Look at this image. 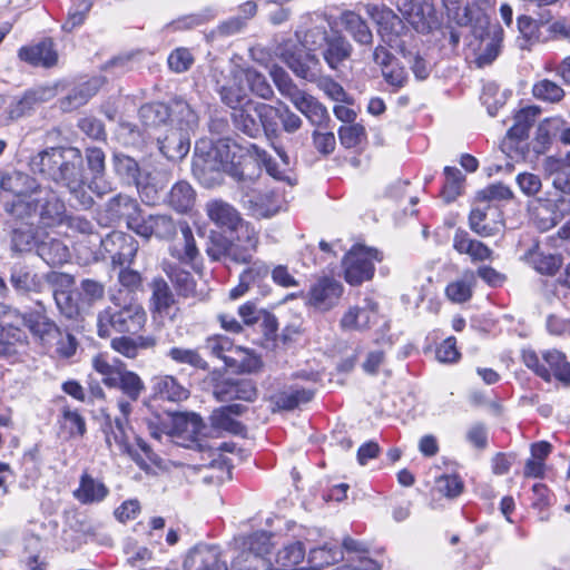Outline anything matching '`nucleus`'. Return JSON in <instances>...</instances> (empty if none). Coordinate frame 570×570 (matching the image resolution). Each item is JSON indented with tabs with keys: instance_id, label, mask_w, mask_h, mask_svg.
I'll list each match as a JSON object with an SVG mask.
<instances>
[{
	"instance_id": "obj_1",
	"label": "nucleus",
	"mask_w": 570,
	"mask_h": 570,
	"mask_svg": "<svg viewBox=\"0 0 570 570\" xmlns=\"http://www.w3.org/2000/svg\"><path fill=\"white\" fill-rule=\"evenodd\" d=\"M193 165L202 171H225L242 184L243 188L248 187L261 176V166H264L274 179L287 181L289 185L295 184L286 170L281 169L271 155L256 144H250L246 149V156L237 164L234 163L232 139L226 137L215 141H197Z\"/></svg>"
},
{
	"instance_id": "obj_2",
	"label": "nucleus",
	"mask_w": 570,
	"mask_h": 570,
	"mask_svg": "<svg viewBox=\"0 0 570 570\" xmlns=\"http://www.w3.org/2000/svg\"><path fill=\"white\" fill-rule=\"evenodd\" d=\"M490 9V0H469L465 4V60L470 68L491 66L502 51L504 31L499 23H491Z\"/></svg>"
},
{
	"instance_id": "obj_3",
	"label": "nucleus",
	"mask_w": 570,
	"mask_h": 570,
	"mask_svg": "<svg viewBox=\"0 0 570 570\" xmlns=\"http://www.w3.org/2000/svg\"><path fill=\"white\" fill-rule=\"evenodd\" d=\"M4 210L26 225L37 224L45 228L63 225L67 214L66 205L57 191L41 185L27 198L7 202Z\"/></svg>"
},
{
	"instance_id": "obj_4",
	"label": "nucleus",
	"mask_w": 570,
	"mask_h": 570,
	"mask_svg": "<svg viewBox=\"0 0 570 570\" xmlns=\"http://www.w3.org/2000/svg\"><path fill=\"white\" fill-rule=\"evenodd\" d=\"M30 169L67 189H75L83 175V157L75 147H51L31 157Z\"/></svg>"
},
{
	"instance_id": "obj_5",
	"label": "nucleus",
	"mask_w": 570,
	"mask_h": 570,
	"mask_svg": "<svg viewBox=\"0 0 570 570\" xmlns=\"http://www.w3.org/2000/svg\"><path fill=\"white\" fill-rule=\"evenodd\" d=\"M366 14L377 24L383 41L396 49L409 63L417 80H425L432 71V65L419 52L407 50L400 37L407 30L403 20L389 7L377 3L365 6Z\"/></svg>"
},
{
	"instance_id": "obj_6",
	"label": "nucleus",
	"mask_w": 570,
	"mask_h": 570,
	"mask_svg": "<svg viewBox=\"0 0 570 570\" xmlns=\"http://www.w3.org/2000/svg\"><path fill=\"white\" fill-rule=\"evenodd\" d=\"M112 169L119 180L126 186H135L146 204H154L158 193L169 180V173L144 174L138 161L120 151L112 154Z\"/></svg>"
},
{
	"instance_id": "obj_7",
	"label": "nucleus",
	"mask_w": 570,
	"mask_h": 570,
	"mask_svg": "<svg viewBox=\"0 0 570 570\" xmlns=\"http://www.w3.org/2000/svg\"><path fill=\"white\" fill-rule=\"evenodd\" d=\"M147 314L144 307L137 303H120L116 297L111 304L99 312L97 316V330L100 337H109L116 333H138L146 324Z\"/></svg>"
},
{
	"instance_id": "obj_8",
	"label": "nucleus",
	"mask_w": 570,
	"mask_h": 570,
	"mask_svg": "<svg viewBox=\"0 0 570 570\" xmlns=\"http://www.w3.org/2000/svg\"><path fill=\"white\" fill-rule=\"evenodd\" d=\"M522 361L529 370L546 382H550L553 376L564 384H570V363L558 350L542 352V360L533 350H524Z\"/></svg>"
},
{
	"instance_id": "obj_9",
	"label": "nucleus",
	"mask_w": 570,
	"mask_h": 570,
	"mask_svg": "<svg viewBox=\"0 0 570 570\" xmlns=\"http://www.w3.org/2000/svg\"><path fill=\"white\" fill-rule=\"evenodd\" d=\"M382 254L371 247L355 245L343 259L345 281L353 286L370 281L375 271L374 262H381Z\"/></svg>"
},
{
	"instance_id": "obj_10",
	"label": "nucleus",
	"mask_w": 570,
	"mask_h": 570,
	"mask_svg": "<svg viewBox=\"0 0 570 570\" xmlns=\"http://www.w3.org/2000/svg\"><path fill=\"white\" fill-rule=\"evenodd\" d=\"M52 96V89L47 87L30 88L17 96H3L6 114L3 119L11 125L21 118L28 117L38 105L48 101Z\"/></svg>"
},
{
	"instance_id": "obj_11",
	"label": "nucleus",
	"mask_w": 570,
	"mask_h": 570,
	"mask_svg": "<svg viewBox=\"0 0 570 570\" xmlns=\"http://www.w3.org/2000/svg\"><path fill=\"white\" fill-rule=\"evenodd\" d=\"M397 10L420 33H430L440 27L433 0H399Z\"/></svg>"
},
{
	"instance_id": "obj_12",
	"label": "nucleus",
	"mask_w": 570,
	"mask_h": 570,
	"mask_svg": "<svg viewBox=\"0 0 570 570\" xmlns=\"http://www.w3.org/2000/svg\"><path fill=\"white\" fill-rule=\"evenodd\" d=\"M100 247L108 254L112 266H130L139 250L138 240L130 234L114 230L100 240Z\"/></svg>"
},
{
	"instance_id": "obj_13",
	"label": "nucleus",
	"mask_w": 570,
	"mask_h": 570,
	"mask_svg": "<svg viewBox=\"0 0 570 570\" xmlns=\"http://www.w3.org/2000/svg\"><path fill=\"white\" fill-rule=\"evenodd\" d=\"M279 57L294 75L301 79L316 82L322 75L321 60L312 51H303L293 46L291 48H284Z\"/></svg>"
},
{
	"instance_id": "obj_14",
	"label": "nucleus",
	"mask_w": 570,
	"mask_h": 570,
	"mask_svg": "<svg viewBox=\"0 0 570 570\" xmlns=\"http://www.w3.org/2000/svg\"><path fill=\"white\" fill-rule=\"evenodd\" d=\"M181 223L169 214H150L131 226V230L145 239L155 237L158 240L171 242L177 236Z\"/></svg>"
},
{
	"instance_id": "obj_15",
	"label": "nucleus",
	"mask_w": 570,
	"mask_h": 570,
	"mask_svg": "<svg viewBox=\"0 0 570 570\" xmlns=\"http://www.w3.org/2000/svg\"><path fill=\"white\" fill-rule=\"evenodd\" d=\"M101 430L110 451H112L115 445L119 453L129 455L136 463L141 465L139 455L129 444L130 425L129 422H126L125 417L112 419L110 415H106Z\"/></svg>"
},
{
	"instance_id": "obj_16",
	"label": "nucleus",
	"mask_w": 570,
	"mask_h": 570,
	"mask_svg": "<svg viewBox=\"0 0 570 570\" xmlns=\"http://www.w3.org/2000/svg\"><path fill=\"white\" fill-rule=\"evenodd\" d=\"M343 294V285L331 277L317 279L306 295V304L322 312L337 305Z\"/></svg>"
},
{
	"instance_id": "obj_17",
	"label": "nucleus",
	"mask_w": 570,
	"mask_h": 570,
	"mask_svg": "<svg viewBox=\"0 0 570 570\" xmlns=\"http://www.w3.org/2000/svg\"><path fill=\"white\" fill-rule=\"evenodd\" d=\"M242 202L256 218H269L276 215L282 206L281 196L272 189H248L243 193Z\"/></svg>"
},
{
	"instance_id": "obj_18",
	"label": "nucleus",
	"mask_w": 570,
	"mask_h": 570,
	"mask_svg": "<svg viewBox=\"0 0 570 570\" xmlns=\"http://www.w3.org/2000/svg\"><path fill=\"white\" fill-rule=\"evenodd\" d=\"M443 4L448 14V23L435 29L433 32L440 33L438 41L442 49L450 48L455 50L461 39V27L463 13L461 12L459 0H443Z\"/></svg>"
},
{
	"instance_id": "obj_19",
	"label": "nucleus",
	"mask_w": 570,
	"mask_h": 570,
	"mask_svg": "<svg viewBox=\"0 0 570 570\" xmlns=\"http://www.w3.org/2000/svg\"><path fill=\"white\" fill-rule=\"evenodd\" d=\"M185 570H227V563L222 559L218 547L197 544L184 561Z\"/></svg>"
},
{
	"instance_id": "obj_20",
	"label": "nucleus",
	"mask_w": 570,
	"mask_h": 570,
	"mask_svg": "<svg viewBox=\"0 0 570 570\" xmlns=\"http://www.w3.org/2000/svg\"><path fill=\"white\" fill-rule=\"evenodd\" d=\"M379 305L371 298H365L362 305L350 307L342 316L340 325L345 331H364L377 322Z\"/></svg>"
},
{
	"instance_id": "obj_21",
	"label": "nucleus",
	"mask_w": 570,
	"mask_h": 570,
	"mask_svg": "<svg viewBox=\"0 0 570 570\" xmlns=\"http://www.w3.org/2000/svg\"><path fill=\"white\" fill-rule=\"evenodd\" d=\"M213 394L219 402L234 400L254 402L257 397V389L250 380L226 379L214 385Z\"/></svg>"
},
{
	"instance_id": "obj_22",
	"label": "nucleus",
	"mask_w": 570,
	"mask_h": 570,
	"mask_svg": "<svg viewBox=\"0 0 570 570\" xmlns=\"http://www.w3.org/2000/svg\"><path fill=\"white\" fill-rule=\"evenodd\" d=\"M18 58L32 67L51 68L58 62V52L53 41L46 38L37 43L21 47L18 50Z\"/></svg>"
},
{
	"instance_id": "obj_23",
	"label": "nucleus",
	"mask_w": 570,
	"mask_h": 570,
	"mask_svg": "<svg viewBox=\"0 0 570 570\" xmlns=\"http://www.w3.org/2000/svg\"><path fill=\"white\" fill-rule=\"evenodd\" d=\"M105 210L109 222L116 223L125 219L129 229H131V226L137 225L140 219L139 204L135 198L128 195L118 194L111 197L105 204Z\"/></svg>"
},
{
	"instance_id": "obj_24",
	"label": "nucleus",
	"mask_w": 570,
	"mask_h": 570,
	"mask_svg": "<svg viewBox=\"0 0 570 570\" xmlns=\"http://www.w3.org/2000/svg\"><path fill=\"white\" fill-rule=\"evenodd\" d=\"M258 246V234L250 225H242L236 232L235 240H230L227 259L237 264L250 263Z\"/></svg>"
},
{
	"instance_id": "obj_25",
	"label": "nucleus",
	"mask_w": 570,
	"mask_h": 570,
	"mask_svg": "<svg viewBox=\"0 0 570 570\" xmlns=\"http://www.w3.org/2000/svg\"><path fill=\"white\" fill-rule=\"evenodd\" d=\"M160 153L169 160H181L190 149V132L170 126L164 136H157Z\"/></svg>"
},
{
	"instance_id": "obj_26",
	"label": "nucleus",
	"mask_w": 570,
	"mask_h": 570,
	"mask_svg": "<svg viewBox=\"0 0 570 570\" xmlns=\"http://www.w3.org/2000/svg\"><path fill=\"white\" fill-rule=\"evenodd\" d=\"M320 51L328 68L331 70L338 71L344 67L345 62L350 60L353 52V46L338 31L332 30V37Z\"/></svg>"
},
{
	"instance_id": "obj_27",
	"label": "nucleus",
	"mask_w": 570,
	"mask_h": 570,
	"mask_svg": "<svg viewBox=\"0 0 570 570\" xmlns=\"http://www.w3.org/2000/svg\"><path fill=\"white\" fill-rule=\"evenodd\" d=\"M206 213L214 224L230 230L238 232L242 225H249L242 219L240 214L235 207L222 199L208 202L206 204Z\"/></svg>"
},
{
	"instance_id": "obj_28",
	"label": "nucleus",
	"mask_w": 570,
	"mask_h": 570,
	"mask_svg": "<svg viewBox=\"0 0 570 570\" xmlns=\"http://www.w3.org/2000/svg\"><path fill=\"white\" fill-rule=\"evenodd\" d=\"M26 326L45 346H52L60 336V328L42 311H33L23 316Z\"/></svg>"
},
{
	"instance_id": "obj_29",
	"label": "nucleus",
	"mask_w": 570,
	"mask_h": 570,
	"mask_svg": "<svg viewBox=\"0 0 570 570\" xmlns=\"http://www.w3.org/2000/svg\"><path fill=\"white\" fill-rule=\"evenodd\" d=\"M39 186L40 184L26 173L19 170L0 173V188L12 193L16 196L13 200L29 197Z\"/></svg>"
},
{
	"instance_id": "obj_30",
	"label": "nucleus",
	"mask_w": 570,
	"mask_h": 570,
	"mask_svg": "<svg viewBox=\"0 0 570 570\" xmlns=\"http://www.w3.org/2000/svg\"><path fill=\"white\" fill-rule=\"evenodd\" d=\"M150 288V311L160 317L174 318L171 309L176 301L168 283L161 277H156L151 281Z\"/></svg>"
},
{
	"instance_id": "obj_31",
	"label": "nucleus",
	"mask_w": 570,
	"mask_h": 570,
	"mask_svg": "<svg viewBox=\"0 0 570 570\" xmlns=\"http://www.w3.org/2000/svg\"><path fill=\"white\" fill-rule=\"evenodd\" d=\"M232 121L235 128L250 138L261 136V125L257 119V102L250 99L244 105L235 108L232 114Z\"/></svg>"
},
{
	"instance_id": "obj_32",
	"label": "nucleus",
	"mask_w": 570,
	"mask_h": 570,
	"mask_svg": "<svg viewBox=\"0 0 570 570\" xmlns=\"http://www.w3.org/2000/svg\"><path fill=\"white\" fill-rule=\"evenodd\" d=\"M490 216L492 223H495L494 218L500 216L499 208L488 202L475 199V206L469 216L470 228L483 237L492 235L495 227L489 222Z\"/></svg>"
},
{
	"instance_id": "obj_33",
	"label": "nucleus",
	"mask_w": 570,
	"mask_h": 570,
	"mask_svg": "<svg viewBox=\"0 0 570 570\" xmlns=\"http://www.w3.org/2000/svg\"><path fill=\"white\" fill-rule=\"evenodd\" d=\"M102 85V78L95 77L73 87L67 96L60 100V108L63 111H71L83 106L99 91Z\"/></svg>"
},
{
	"instance_id": "obj_34",
	"label": "nucleus",
	"mask_w": 570,
	"mask_h": 570,
	"mask_svg": "<svg viewBox=\"0 0 570 570\" xmlns=\"http://www.w3.org/2000/svg\"><path fill=\"white\" fill-rule=\"evenodd\" d=\"M538 111L529 107L520 110L514 117L513 126L508 130L507 138L502 142L503 150L512 149L513 144H520L528 138L531 127L535 122Z\"/></svg>"
},
{
	"instance_id": "obj_35",
	"label": "nucleus",
	"mask_w": 570,
	"mask_h": 570,
	"mask_svg": "<svg viewBox=\"0 0 570 570\" xmlns=\"http://www.w3.org/2000/svg\"><path fill=\"white\" fill-rule=\"evenodd\" d=\"M179 230L183 236V242L169 246V255L177 259L183 265L193 266L196 258L199 256V250L193 230L187 222L179 225Z\"/></svg>"
},
{
	"instance_id": "obj_36",
	"label": "nucleus",
	"mask_w": 570,
	"mask_h": 570,
	"mask_svg": "<svg viewBox=\"0 0 570 570\" xmlns=\"http://www.w3.org/2000/svg\"><path fill=\"white\" fill-rule=\"evenodd\" d=\"M10 284L18 294L38 293L41 289V278L33 269L23 264H14L10 269Z\"/></svg>"
},
{
	"instance_id": "obj_37",
	"label": "nucleus",
	"mask_w": 570,
	"mask_h": 570,
	"mask_svg": "<svg viewBox=\"0 0 570 570\" xmlns=\"http://www.w3.org/2000/svg\"><path fill=\"white\" fill-rule=\"evenodd\" d=\"M165 202L175 212L187 214L196 203V191L188 181L179 180L173 185Z\"/></svg>"
},
{
	"instance_id": "obj_38",
	"label": "nucleus",
	"mask_w": 570,
	"mask_h": 570,
	"mask_svg": "<svg viewBox=\"0 0 570 570\" xmlns=\"http://www.w3.org/2000/svg\"><path fill=\"white\" fill-rule=\"evenodd\" d=\"M170 126L185 131H193L198 126V115L181 97H175L169 102Z\"/></svg>"
},
{
	"instance_id": "obj_39",
	"label": "nucleus",
	"mask_w": 570,
	"mask_h": 570,
	"mask_svg": "<svg viewBox=\"0 0 570 570\" xmlns=\"http://www.w3.org/2000/svg\"><path fill=\"white\" fill-rule=\"evenodd\" d=\"M153 390L156 396L170 402H180L189 396V391L173 375L155 376Z\"/></svg>"
},
{
	"instance_id": "obj_40",
	"label": "nucleus",
	"mask_w": 570,
	"mask_h": 570,
	"mask_svg": "<svg viewBox=\"0 0 570 570\" xmlns=\"http://www.w3.org/2000/svg\"><path fill=\"white\" fill-rule=\"evenodd\" d=\"M164 273L173 283L178 295L190 297L195 294L196 282L193 275L183 269L178 264L164 261L161 264Z\"/></svg>"
},
{
	"instance_id": "obj_41",
	"label": "nucleus",
	"mask_w": 570,
	"mask_h": 570,
	"mask_svg": "<svg viewBox=\"0 0 570 570\" xmlns=\"http://www.w3.org/2000/svg\"><path fill=\"white\" fill-rule=\"evenodd\" d=\"M37 254L49 265L60 266L70 258L67 245L58 238L47 237L37 244Z\"/></svg>"
},
{
	"instance_id": "obj_42",
	"label": "nucleus",
	"mask_w": 570,
	"mask_h": 570,
	"mask_svg": "<svg viewBox=\"0 0 570 570\" xmlns=\"http://www.w3.org/2000/svg\"><path fill=\"white\" fill-rule=\"evenodd\" d=\"M313 126H325L330 120L326 107L306 91L293 104Z\"/></svg>"
},
{
	"instance_id": "obj_43",
	"label": "nucleus",
	"mask_w": 570,
	"mask_h": 570,
	"mask_svg": "<svg viewBox=\"0 0 570 570\" xmlns=\"http://www.w3.org/2000/svg\"><path fill=\"white\" fill-rule=\"evenodd\" d=\"M108 492L107 487L102 482L95 480L85 472L80 478L79 488L75 490L73 495L79 502L90 504L102 501Z\"/></svg>"
},
{
	"instance_id": "obj_44",
	"label": "nucleus",
	"mask_w": 570,
	"mask_h": 570,
	"mask_svg": "<svg viewBox=\"0 0 570 570\" xmlns=\"http://www.w3.org/2000/svg\"><path fill=\"white\" fill-rule=\"evenodd\" d=\"M343 547L346 551L358 554L356 559H351L347 563H344L333 570H380V564L366 554L363 543L352 538H345Z\"/></svg>"
},
{
	"instance_id": "obj_45",
	"label": "nucleus",
	"mask_w": 570,
	"mask_h": 570,
	"mask_svg": "<svg viewBox=\"0 0 570 570\" xmlns=\"http://www.w3.org/2000/svg\"><path fill=\"white\" fill-rule=\"evenodd\" d=\"M110 389H118L129 401H138L146 386L136 372L122 368Z\"/></svg>"
},
{
	"instance_id": "obj_46",
	"label": "nucleus",
	"mask_w": 570,
	"mask_h": 570,
	"mask_svg": "<svg viewBox=\"0 0 570 570\" xmlns=\"http://www.w3.org/2000/svg\"><path fill=\"white\" fill-rule=\"evenodd\" d=\"M296 37L302 47L307 51H320L332 37L327 30V23L323 20L307 28L305 31H296Z\"/></svg>"
},
{
	"instance_id": "obj_47",
	"label": "nucleus",
	"mask_w": 570,
	"mask_h": 570,
	"mask_svg": "<svg viewBox=\"0 0 570 570\" xmlns=\"http://www.w3.org/2000/svg\"><path fill=\"white\" fill-rule=\"evenodd\" d=\"M561 118H547L537 128L535 136L532 141L533 151L537 155L544 154L551 146L552 137L557 136L559 129L564 125Z\"/></svg>"
},
{
	"instance_id": "obj_48",
	"label": "nucleus",
	"mask_w": 570,
	"mask_h": 570,
	"mask_svg": "<svg viewBox=\"0 0 570 570\" xmlns=\"http://www.w3.org/2000/svg\"><path fill=\"white\" fill-rule=\"evenodd\" d=\"M342 24L352 38L361 45H371L373 33L366 21L357 13L348 11L342 16Z\"/></svg>"
},
{
	"instance_id": "obj_49",
	"label": "nucleus",
	"mask_w": 570,
	"mask_h": 570,
	"mask_svg": "<svg viewBox=\"0 0 570 570\" xmlns=\"http://www.w3.org/2000/svg\"><path fill=\"white\" fill-rule=\"evenodd\" d=\"M281 116V105L278 107L257 102V119L261 125V132L263 131L268 139L278 137L279 129L278 122Z\"/></svg>"
},
{
	"instance_id": "obj_50",
	"label": "nucleus",
	"mask_w": 570,
	"mask_h": 570,
	"mask_svg": "<svg viewBox=\"0 0 570 570\" xmlns=\"http://www.w3.org/2000/svg\"><path fill=\"white\" fill-rule=\"evenodd\" d=\"M552 19V16L549 11L541 13L539 19H533L529 16H520L518 17L517 24L522 37L531 42H540L543 41L541 39L540 27L548 24Z\"/></svg>"
},
{
	"instance_id": "obj_51",
	"label": "nucleus",
	"mask_w": 570,
	"mask_h": 570,
	"mask_svg": "<svg viewBox=\"0 0 570 570\" xmlns=\"http://www.w3.org/2000/svg\"><path fill=\"white\" fill-rule=\"evenodd\" d=\"M305 558V548L302 542L295 541L278 550L276 554V570H297V566Z\"/></svg>"
},
{
	"instance_id": "obj_52",
	"label": "nucleus",
	"mask_w": 570,
	"mask_h": 570,
	"mask_svg": "<svg viewBox=\"0 0 570 570\" xmlns=\"http://www.w3.org/2000/svg\"><path fill=\"white\" fill-rule=\"evenodd\" d=\"M226 366L235 372L252 373L261 368L262 362L248 350L236 346L233 354L227 356Z\"/></svg>"
},
{
	"instance_id": "obj_53",
	"label": "nucleus",
	"mask_w": 570,
	"mask_h": 570,
	"mask_svg": "<svg viewBox=\"0 0 570 570\" xmlns=\"http://www.w3.org/2000/svg\"><path fill=\"white\" fill-rule=\"evenodd\" d=\"M271 76L279 94L292 104H294L305 92L294 82L292 77L282 67H273Z\"/></svg>"
},
{
	"instance_id": "obj_54",
	"label": "nucleus",
	"mask_w": 570,
	"mask_h": 570,
	"mask_svg": "<svg viewBox=\"0 0 570 570\" xmlns=\"http://www.w3.org/2000/svg\"><path fill=\"white\" fill-rule=\"evenodd\" d=\"M314 396L313 391L305 389H289L272 396L273 403L282 410H293L302 403L309 402Z\"/></svg>"
},
{
	"instance_id": "obj_55",
	"label": "nucleus",
	"mask_w": 570,
	"mask_h": 570,
	"mask_svg": "<svg viewBox=\"0 0 570 570\" xmlns=\"http://www.w3.org/2000/svg\"><path fill=\"white\" fill-rule=\"evenodd\" d=\"M170 117V106L161 104V102H154V104H146L140 107L139 109V118L141 122L148 127H158L160 125H165L167 120H169Z\"/></svg>"
},
{
	"instance_id": "obj_56",
	"label": "nucleus",
	"mask_w": 570,
	"mask_h": 570,
	"mask_svg": "<svg viewBox=\"0 0 570 570\" xmlns=\"http://www.w3.org/2000/svg\"><path fill=\"white\" fill-rule=\"evenodd\" d=\"M167 356L177 364L189 365L196 370H208V363L199 354L198 350L185 347H171Z\"/></svg>"
},
{
	"instance_id": "obj_57",
	"label": "nucleus",
	"mask_w": 570,
	"mask_h": 570,
	"mask_svg": "<svg viewBox=\"0 0 570 570\" xmlns=\"http://www.w3.org/2000/svg\"><path fill=\"white\" fill-rule=\"evenodd\" d=\"M341 557V550L335 546L325 544L323 547L312 548L308 553L309 570H320L337 561Z\"/></svg>"
},
{
	"instance_id": "obj_58",
	"label": "nucleus",
	"mask_w": 570,
	"mask_h": 570,
	"mask_svg": "<svg viewBox=\"0 0 570 570\" xmlns=\"http://www.w3.org/2000/svg\"><path fill=\"white\" fill-rule=\"evenodd\" d=\"M527 256L530 264L540 274L554 275L562 265V259L558 255L529 250Z\"/></svg>"
},
{
	"instance_id": "obj_59",
	"label": "nucleus",
	"mask_w": 570,
	"mask_h": 570,
	"mask_svg": "<svg viewBox=\"0 0 570 570\" xmlns=\"http://www.w3.org/2000/svg\"><path fill=\"white\" fill-rule=\"evenodd\" d=\"M465 439L470 448L474 451L478 459L489 448V428L482 422L472 423L466 433Z\"/></svg>"
},
{
	"instance_id": "obj_60",
	"label": "nucleus",
	"mask_w": 570,
	"mask_h": 570,
	"mask_svg": "<svg viewBox=\"0 0 570 570\" xmlns=\"http://www.w3.org/2000/svg\"><path fill=\"white\" fill-rule=\"evenodd\" d=\"M444 184L441 190V198L444 203L450 204L461 195L462 177L460 169L451 166L444 168Z\"/></svg>"
},
{
	"instance_id": "obj_61",
	"label": "nucleus",
	"mask_w": 570,
	"mask_h": 570,
	"mask_svg": "<svg viewBox=\"0 0 570 570\" xmlns=\"http://www.w3.org/2000/svg\"><path fill=\"white\" fill-rule=\"evenodd\" d=\"M216 90L222 102L228 106L232 110L240 107L246 100H248L245 88L236 80L219 86Z\"/></svg>"
},
{
	"instance_id": "obj_62",
	"label": "nucleus",
	"mask_w": 570,
	"mask_h": 570,
	"mask_svg": "<svg viewBox=\"0 0 570 570\" xmlns=\"http://www.w3.org/2000/svg\"><path fill=\"white\" fill-rule=\"evenodd\" d=\"M212 425L215 429L229 432L235 435H242L246 432V426L234 416L229 415L223 409H216L210 415Z\"/></svg>"
},
{
	"instance_id": "obj_63",
	"label": "nucleus",
	"mask_w": 570,
	"mask_h": 570,
	"mask_svg": "<svg viewBox=\"0 0 570 570\" xmlns=\"http://www.w3.org/2000/svg\"><path fill=\"white\" fill-rule=\"evenodd\" d=\"M23 333L18 328H8L0 332V357H11L18 354L19 346L23 345Z\"/></svg>"
},
{
	"instance_id": "obj_64",
	"label": "nucleus",
	"mask_w": 570,
	"mask_h": 570,
	"mask_svg": "<svg viewBox=\"0 0 570 570\" xmlns=\"http://www.w3.org/2000/svg\"><path fill=\"white\" fill-rule=\"evenodd\" d=\"M533 96L543 101L559 102L564 97V90L554 81L543 79L534 83Z\"/></svg>"
}]
</instances>
